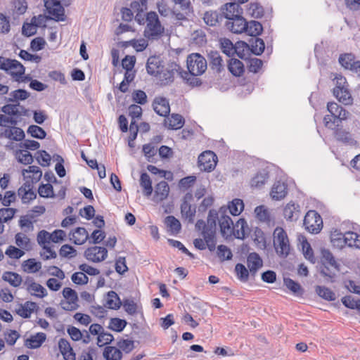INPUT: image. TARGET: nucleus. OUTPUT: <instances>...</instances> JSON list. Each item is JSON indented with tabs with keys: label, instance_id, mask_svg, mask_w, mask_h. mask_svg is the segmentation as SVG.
Segmentation results:
<instances>
[{
	"label": "nucleus",
	"instance_id": "49530a36",
	"mask_svg": "<svg viewBox=\"0 0 360 360\" xmlns=\"http://www.w3.org/2000/svg\"><path fill=\"white\" fill-rule=\"evenodd\" d=\"M22 267L26 272L36 273L41 268V263L34 259H28L23 262Z\"/></svg>",
	"mask_w": 360,
	"mask_h": 360
},
{
	"label": "nucleus",
	"instance_id": "c756f323",
	"mask_svg": "<svg viewBox=\"0 0 360 360\" xmlns=\"http://www.w3.org/2000/svg\"><path fill=\"white\" fill-rule=\"evenodd\" d=\"M283 283L294 295L302 297L304 295V290L298 282L290 278H284Z\"/></svg>",
	"mask_w": 360,
	"mask_h": 360
},
{
	"label": "nucleus",
	"instance_id": "3c124183",
	"mask_svg": "<svg viewBox=\"0 0 360 360\" xmlns=\"http://www.w3.org/2000/svg\"><path fill=\"white\" fill-rule=\"evenodd\" d=\"M37 162L42 167H48L51 164V157L46 150H38L35 154Z\"/></svg>",
	"mask_w": 360,
	"mask_h": 360
},
{
	"label": "nucleus",
	"instance_id": "680f3d73",
	"mask_svg": "<svg viewBox=\"0 0 360 360\" xmlns=\"http://www.w3.org/2000/svg\"><path fill=\"white\" fill-rule=\"evenodd\" d=\"M335 137L338 141L344 143H349L352 141V136L349 131L338 128L335 131Z\"/></svg>",
	"mask_w": 360,
	"mask_h": 360
},
{
	"label": "nucleus",
	"instance_id": "c85d7f7f",
	"mask_svg": "<svg viewBox=\"0 0 360 360\" xmlns=\"http://www.w3.org/2000/svg\"><path fill=\"white\" fill-rule=\"evenodd\" d=\"M169 187L168 184L162 181L155 186L154 198L157 201L160 202L165 200L169 195Z\"/></svg>",
	"mask_w": 360,
	"mask_h": 360
},
{
	"label": "nucleus",
	"instance_id": "39448f33",
	"mask_svg": "<svg viewBox=\"0 0 360 360\" xmlns=\"http://www.w3.org/2000/svg\"><path fill=\"white\" fill-rule=\"evenodd\" d=\"M274 245L276 253L287 257L290 252V244L286 232L283 229L277 227L274 232Z\"/></svg>",
	"mask_w": 360,
	"mask_h": 360
},
{
	"label": "nucleus",
	"instance_id": "e2e57ef3",
	"mask_svg": "<svg viewBox=\"0 0 360 360\" xmlns=\"http://www.w3.org/2000/svg\"><path fill=\"white\" fill-rule=\"evenodd\" d=\"M217 256L221 261H225L231 259L233 255L227 246L220 245L217 247Z\"/></svg>",
	"mask_w": 360,
	"mask_h": 360
},
{
	"label": "nucleus",
	"instance_id": "412c9836",
	"mask_svg": "<svg viewBox=\"0 0 360 360\" xmlns=\"http://www.w3.org/2000/svg\"><path fill=\"white\" fill-rule=\"evenodd\" d=\"M70 239L75 245H82L89 238L87 231L84 227H77L70 233Z\"/></svg>",
	"mask_w": 360,
	"mask_h": 360
},
{
	"label": "nucleus",
	"instance_id": "bf43d9fd",
	"mask_svg": "<svg viewBox=\"0 0 360 360\" xmlns=\"http://www.w3.org/2000/svg\"><path fill=\"white\" fill-rule=\"evenodd\" d=\"M125 46L128 45L131 46L136 51L141 52L146 49L148 44L147 41L144 39H131L125 42Z\"/></svg>",
	"mask_w": 360,
	"mask_h": 360
},
{
	"label": "nucleus",
	"instance_id": "393cba45",
	"mask_svg": "<svg viewBox=\"0 0 360 360\" xmlns=\"http://www.w3.org/2000/svg\"><path fill=\"white\" fill-rule=\"evenodd\" d=\"M184 118L179 114L173 113L170 117L165 120V125L169 129H179L184 124Z\"/></svg>",
	"mask_w": 360,
	"mask_h": 360
},
{
	"label": "nucleus",
	"instance_id": "338daca9",
	"mask_svg": "<svg viewBox=\"0 0 360 360\" xmlns=\"http://www.w3.org/2000/svg\"><path fill=\"white\" fill-rule=\"evenodd\" d=\"M248 11L255 18H260L264 15L263 7L257 3H252L250 5Z\"/></svg>",
	"mask_w": 360,
	"mask_h": 360
},
{
	"label": "nucleus",
	"instance_id": "c03bdc74",
	"mask_svg": "<svg viewBox=\"0 0 360 360\" xmlns=\"http://www.w3.org/2000/svg\"><path fill=\"white\" fill-rule=\"evenodd\" d=\"M346 245L350 248L360 249V235L355 232L348 231L345 233Z\"/></svg>",
	"mask_w": 360,
	"mask_h": 360
},
{
	"label": "nucleus",
	"instance_id": "58836bf2",
	"mask_svg": "<svg viewBox=\"0 0 360 360\" xmlns=\"http://www.w3.org/2000/svg\"><path fill=\"white\" fill-rule=\"evenodd\" d=\"M103 357L106 360H121L122 353L120 349L115 347L107 346L103 351Z\"/></svg>",
	"mask_w": 360,
	"mask_h": 360
},
{
	"label": "nucleus",
	"instance_id": "ddd939ff",
	"mask_svg": "<svg viewBox=\"0 0 360 360\" xmlns=\"http://www.w3.org/2000/svg\"><path fill=\"white\" fill-rule=\"evenodd\" d=\"M207 60L210 69L215 73L220 74L224 70L223 59L217 51H210L207 53Z\"/></svg>",
	"mask_w": 360,
	"mask_h": 360
},
{
	"label": "nucleus",
	"instance_id": "4d7b16f0",
	"mask_svg": "<svg viewBox=\"0 0 360 360\" xmlns=\"http://www.w3.org/2000/svg\"><path fill=\"white\" fill-rule=\"evenodd\" d=\"M39 195L41 198H54L56 195L53 193V186L50 184H41L38 189Z\"/></svg>",
	"mask_w": 360,
	"mask_h": 360
},
{
	"label": "nucleus",
	"instance_id": "6ab92c4d",
	"mask_svg": "<svg viewBox=\"0 0 360 360\" xmlns=\"http://www.w3.org/2000/svg\"><path fill=\"white\" fill-rule=\"evenodd\" d=\"M221 9L226 19L233 18L235 15L240 16L243 14V8L240 7V3L238 2L234 1L226 4Z\"/></svg>",
	"mask_w": 360,
	"mask_h": 360
},
{
	"label": "nucleus",
	"instance_id": "5fc2aeb1",
	"mask_svg": "<svg viewBox=\"0 0 360 360\" xmlns=\"http://www.w3.org/2000/svg\"><path fill=\"white\" fill-rule=\"evenodd\" d=\"M338 95L336 93H333L334 96L344 105H350L352 103V97L348 89V88L344 89L340 92H338Z\"/></svg>",
	"mask_w": 360,
	"mask_h": 360
},
{
	"label": "nucleus",
	"instance_id": "7c9ffc66",
	"mask_svg": "<svg viewBox=\"0 0 360 360\" xmlns=\"http://www.w3.org/2000/svg\"><path fill=\"white\" fill-rule=\"evenodd\" d=\"M181 214L183 218L188 220V223H193L195 215V206H192L190 203L181 202Z\"/></svg>",
	"mask_w": 360,
	"mask_h": 360
},
{
	"label": "nucleus",
	"instance_id": "79ce46f5",
	"mask_svg": "<svg viewBox=\"0 0 360 360\" xmlns=\"http://www.w3.org/2000/svg\"><path fill=\"white\" fill-rule=\"evenodd\" d=\"M315 291L319 297L326 300L334 301L336 298L335 292L327 287L317 285L316 286Z\"/></svg>",
	"mask_w": 360,
	"mask_h": 360
},
{
	"label": "nucleus",
	"instance_id": "0eeeda50",
	"mask_svg": "<svg viewBox=\"0 0 360 360\" xmlns=\"http://www.w3.org/2000/svg\"><path fill=\"white\" fill-rule=\"evenodd\" d=\"M248 46L247 42L243 41H238L233 45L229 39L224 38L221 40L222 51L228 56H231L236 53L240 58L244 59L246 57L245 49Z\"/></svg>",
	"mask_w": 360,
	"mask_h": 360
},
{
	"label": "nucleus",
	"instance_id": "69168bd1",
	"mask_svg": "<svg viewBox=\"0 0 360 360\" xmlns=\"http://www.w3.org/2000/svg\"><path fill=\"white\" fill-rule=\"evenodd\" d=\"M255 213L257 218L261 221L266 222L270 220L269 212L264 205L256 207Z\"/></svg>",
	"mask_w": 360,
	"mask_h": 360
},
{
	"label": "nucleus",
	"instance_id": "c9c22d12",
	"mask_svg": "<svg viewBox=\"0 0 360 360\" xmlns=\"http://www.w3.org/2000/svg\"><path fill=\"white\" fill-rule=\"evenodd\" d=\"M263 31L262 25L256 20L247 22V29L245 32L252 37H257Z\"/></svg>",
	"mask_w": 360,
	"mask_h": 360
},
{
	"label": "nucleus",
	"instance_id": "f03ea898",
	"mask_svg": "<svg viewBox=\"0 0 360 360\" xmlns=\"http://www.w3.org/2000/svg\"><path fill=\"white\" fill-rule=\"evenodd\" d=\"M321 253L320 274L325 278V281L334 283L337 273L340 271V264L329 250L321 249Z\"/></svg>",
	"mask_w": 360,
	"mask_h": 360
},
{
	"label": "nucleus",
	"instance_id": "6e6552de",
	"mask_svg": "<svg viewBox=\"0 0 360 360\" xmlns=\"http://www.w3.org/2000/svg\"><path fill=\"white\" fill-rule=\"evenodd\" d=\"M303 224L309 233H318L323 227V220L316 211L309 210L304 216Z\"/></svg>",
	"mask_w": 360,
	"mask_h": 360
},
{
	"label": "nucleus",
	"instance_id": "bb28decb",
	"mask_svg": "<svg viewBox=\"0 0 360 360\" xmlns=\"http://www.w3.org/2000/svg\"><path fill=\"white\" fill-rule=\"evenodd\" d=\"M180 67L176 63L172 65L171 70H162L159 74L162 85H167L173 82L174 72L180 70Z\"/></svg>",
	"mask_w": 360,
	"mask_h": 360
},
{
	"label": "nucleus",
	"instance_id": "0e129e2a",
	"mask_svg": "<svg viewBox=\"0 0 360 360\" xmlns=\"http://www.w3.org/2000/svg\"><path fill=\"white\" fill-rule=\"evenodd\" d=\"M235 271L237 274L238 279L242 282H246L249 278V271L245 265L237 264L235 266Z\"/></svg>",
	"mask_w": 360,
	"mask_h": 360
},
{
	"label": "nucleus",
	"instance_id": "4be33fe9",
	"mask_svg": "<svg viewBox=\"0 0 360 360\" xmlns=\"http://www.w3.org/2000/svg\"><path fill=\"white\" fill-rule=\"evenodd\" d=\"M60 352L65 360H75L76 356L70 342L65 338H60L58 342Z\"/></svg>",
	"mask_w": 360,
	"mask_h": 360
},
{
	"label": "nucleus",
	"instance_id": "ea45409f",
	"mask_svg": "<svg viewBox=\"0 0 360 360\" xmlns=\"http://www.w3.org/2000/svg\"><path fill=\"white\" fill-rule=\"evenodd\" d=\"M140 186L143 188V193L146 196H150L152 194V181L146 172H143L141 174Z\"/></svg>",
	"mask_w": 360,
	"mask_h": 360
},
{
	"label": "nucleus",
	"instance_id": "37998d69",
	"mask_svg": "<svg viewBox=\"0 0 360 360\" xmlns=\"http://www.w3.org/2000/svg\"><path fill=\"white\" fill-rule=\"evenodd\" d=\"M215 233L216 232H213L212 229H210L203 233V238L205 242V245L207 246L210 252L214 251L216 248Z\"/></svg>",
	"mask_w": 360,
	"mask_h": 360
},
{
	"label": "nucleus",
	"instance_id": "f704fd0d",
	"mask_svg": "<svg viewBox=\"0 0 360 360\" xmlns=\"http://www.w3.org/2000/svg\"><path fill=\"white\" fill-rule=\"evenodd\" d=\"M111 309H118L122 305V302L118 295L113 290H110L107 293L106 302L104 304Z\"/></svg>",
	"mask_w": 360,
	"mask_h": 360
},
{
	"label": "nucleus",
	"instance_id": "aec40b11",
	"mask_svg": "<svg viewBox=\"0 0 360 360\" xmlns=\"http://www.w3.org/2000/svg\"><path fill=\"white\" fill-rule=\"evenodd\" d=\"M288 193V186L280 181L274 183L271 188V196L273 199L279 200L285 197Z\"/></svg>",
	"mask_w": 360,
	"mask_h": 360
},
{
	"label": "nucleus",
	"instance_id": "72a5a7b5",
	"mask_svg": "<svg viewBox=\"0 0 360 360\" xmlns=\"http://www.w3.org/2000/svg\"><path fill=\"white\" fill-rule=\"evenodd\" d=\"M179 75L186 83L191 87H198L202 84V80L198 77L200 75H192L184 70L180 71Z\"/></svg>",
	"mask_w": 360,
	"mask_h": 360
},
{
	"label": "nucleus",
	"instance_id": "a211bd4d",
	"mask_svg": "<svg viewBox=\"0 0 360 360\" xmlns=\"http://www.w3.org/2000/svg\"><path fill=\"white\" fill-rule=\"evenodd\" d=\"M300 214V205L292 202L288 203L283 210V215L286 220L295 221Z\"/></svg>",
	"mask_w": 360,
	"mask_h": 360
},
{
	"label": "nucleus",
	"instance_id": "2f4dec72",
	"mask_svg": "<svg viewBox=\"0 0 360 360\" xmlns=\"http://www.w3.org/2000/svg\"><path fill=\"white\" fill-rule=\"evenodd\" d=\"M27 8V1L25 0H13L11 15L14 20H16L20 15H23Z\"/></svg>",
	"mask_w": 360,
	"mask_h": 360
},
{
	"label": "nucleus",
	"instance_id": "dca6fc26",
	"mask_svg": "<svg viewBox=\"0 0 360 360\" xmlns=\"http://www.w3.org/2000/svg\"><path fill=\"white\" fill-rule=\"evenodd\" d=\"M25 71V68L21 63L15 59H11L6 73L11 75L15 81L20 82Z\"/></svg>",
	"mask_w": 360,
	"mask_h": 360
},
{
	"label": "nucleus",
	"instance_id": "20e7f679",
	"mask_svg": "<svg viewBox=\"0 0 360 360\" xmlns=\"http://www.w3.org/2000/svg\"><path fill=\"white\" fill-rule=\"evenodd\" d=\"M146 20L147 22L143 35L148 39H156L160 37L165 31L159 20L158 14L154 11L147 13Z\"/></svg>",
	"mask_w": 360,
	"mask_h": 360
},
{
	"label": "nucleus",
	"instance_id": "4c0bfd02",
	"mask_svg": "<svg viewBox=\"0 0 360 360\" xmlns=\"http://www.w3.org/2000/svg\"><path fill=\"white\" fill-rule=\"evenodd\" d=\"M2 279L8 282L13 287H18L20 285L22 279L20 275L15 272L6 271L2 275Z\"/></svg>",
	"mask_w": 360,
	"mask_h": 360
},
{
	"label": "nucleus",
	"instance_id": "2eb2a0df",
	"mask_svg": "<svg viewBox=\"0 0 360 360\" xmlns=\"http://www.w3.org/2000/svg\"><path fill=\"white\" fill-rule=\"evenodd\" d=\"M153 108L160 116H168L170 112L169 100L165 97H155L153 102Z\"/></svg>",
	"mask_w": 360,
	"mask_h": 360
},
{
	"label": "nucleus",
	"instance_id": "423d86ee",
	"mask_svg": "<svg viewBox=\"0 0 360 360\" xmlns=\"http://www.w3.org/2000/svg\"><path fill=\"white\" fill-rule=\"evenodd\" d=\"M188 72L192 75H202L207 68V61L204 56L198 53H193L187 57Z\"/></svg>",
	"mask_w": 360,
	"mask_h": 360
},
{
	"label": "nucleus",
	"instance_id": "f257e3e1",
	"mask_svg": "<svg viewBox=\"0 0 360 360\" xmlns=\"http://www.w3.org/2000/svg\"><path fill=\"white\" fill-rule=\"evenodd\" d=\"M223 211V207L220 209L221 217L219 219V224L221 236L228 238L233 236L236 238L243 239L245 236V228L248 226L247 222L244 219H240L237 221L236 224L231 218L226 215Z\"/></svg>",
	"mask_w": 360,
	"mask_h": 360
},
{
	"label": "nucleus",
	"instance_id": "774afa93",
	"mask_svg": "<svg viewBox=\"0 0 360 360\" xmlns=\"http://www.w3.org/2000/svg\"><path fill=\"white\" fill-rule=\"evenodd\" d=\"M143 152L148 162H154V156L156 155L157 150L154 146L151 143L143 146Z\"/></svg>",
	"mask_w": 360,
	"mask_h": 360
},
{
	"label": "nucleus",
	"instance_id": "09e8293b",
	"mask_svg": "<svg viewBox=\"0 0 360 360\" xmlns=\"http://www.w3.org/2000/svg\"><path fill=\"white\" fill-rule=\"evenodd\" d=\"M354 56L352 53L341 54L339 57L340 64L345 69L351 70L354 63L356 62L354 60Z\"/></svg>",
	"mask_w": 360,
	"mask_h": 360
},
{
	"label": "nucleus",
	"instance_id": "de8ad7c7",
	"mask_svg": "<svg viewBox=\"0 0 360 360\" xmlns=\"http://www.w3.org/2000/svg\"><path fill=\"white\" fill-rule=\"evenodd\" d=\"M330 240L333 246L338 248H342L346 245L347 240L345 233H338L336 231L331 233Z\"/></svg>",
	"mask_w": 360,
	"mask_h": 360
},
{
	"label": "nucleus",
	"instance_id": "052dcab7",
	"mask_svg": "<svg viewBox=\"0 0 360 360\" xmlns=\"http://www.w3.org/2000/svg\"><path fill=\"white\" fill-rule=\"evenodd\" d=\"M17 212V210L15 208H11V207H5V208H1L0 209V221H3L4 223H6L8 221L11 220L15 212Z\"/></svg>",
	"mask_w": 360,
	"mask_h": 360
},
{
	"label": "nucleus",
	"instance_id": "9d476101",
	"mask_svg": "<svg viewBox=\"0 0 360 360\" xmlns=\"http://www.w3.org/2000/svg\"><path fill=\"white\" fill-rule=\"evenodd\" d=\"M45 7L49 13L53 16L56 21H64L65 20V9L58 0H46Z\"/></svg>",
	"mask_w": 360,
	"mask_h": 360
},
{
	"label": "nucleus",
	"instance_id": "f3484780",
	"mask_svg": "<svg viewBox=\"0 0 360 360\" xmlns=\"http://www.w3.org/2000/svg\"><path fill=\"white\" fill-rule=\"evenodd\" d=\"M247 44L248 46L245 47V53L250 51L252 53L256 56H260L264 51V41L259 37H251Z\"/></svg>",
	"mask_w": 360,
	"mask_h": 360
},
{
	"label": "nucleus",
	"instance_id": "6e6d98bb",
	"mask_svg": "<svg viewBox=\"0 0 360 360\" xmlns=\"http://www.w3.org/2000/svg\"><path fill=\"white\" fill-rule=\"evenodd\" d=\"M27 290L29 292L34 291L37 292H31V295L39 298H43L47 295L46 290L41 285L37 283H32L30 286L27 288Z\"/></svg>",
	"mask_w": 360,
	"mask_h": 360
},
{
	"label": "nucleus",
	"instance_id": "473e14b6",
	"mask_svg": "<svg viewBox=\"0 0 360 360\" xmlns=\"http://www.w3.org/2000/svg\"><path fill=\"white\" fill-rule=\"evenodd\" d=\"M228 69L229 72L236 77L241 76L244 71L243 63L236 58H231L228 64Z\"/></svg>",
	"mask_w": 360,
	"mask_h": 360
},
{
	"label": "nucleus",
	"instance_id": "13d9d810",
	"mask_svg": "<svg viewBox=\"0 0 360 360\" xmlns=\"http://www.w3.org/2000/svg\"><path fill=\"white\" fill-rule=\"evenodd\" d=\"M16 156L19 162L24 165H30L33 162V156L27 150H20L16 152Z\"/></svg>",
	"mask_w": 360,
	"mask_h": 360
},
{
	"label": "nucleus",
	"instance_id": "a19ab883",
	"mask_svg": "<svg viewBox=\"0 0 360 360\" xmlns=\"http://www.w3.org/2000/svg\"><path fill=\"white\" fill-rule=\"evenodd\" d=\"M10 96L11 97L9 98L5 97V101L6 102L18 103V101H24L27 99L30 96V93L25 89H19L11 92Z\"/></svg>",
	"mask_w": 360,
	"mask_h": 360
},
{
	"label": "nucleus",
	"instance_id": "a878e982",
	"mask_svg": "<svg viewBox=\"0 0 360 360\" xmlns=\"http://www.w3.org/2000/svg\"><path fill=\"white\" fill-rule=\"evenodd\" d=\"M46 339V335L45 333H37L27 338L25 341V345L30 349H37L41 346Z\"/></svg>",
	"mask_w": 360,
	"mask_h": 360
},
{
	"label": "nucleus",
	"instance_id": "e433bc0d",
	"mask_svg": "<svg viewBox=\"0 0 360 360\" xmlns=\"http://www.w3.org/2000/svg\"><path fill=\"white\" fill-rule=\"evenodd\" d=\"M165 224L169 229V231L172 235L178 234L181 229L180 221L172 215L165 217Z\"/></svg>",
	"mask_w": 360,
	"mask_h": 360
},
{
	"label": "nucleus",
	"instance_id": "f8f14e48",
	"mask_svg": "<svg viewBox=\"0 0 360 360\" xmlns=\"http://www.w3.org/2000/svg\"><path fill=\"white\" fill-rule=\"evenodd\" d=\"M225 25L231 32L240 34L245 32L247 29V21L242 15H235L233 18L227 19Z\"/></svg>",
	"mask_w": 360,
	"mask_h": 360
},
{
	"label": "nucleus",
	"instance_id": "8fccbe9b",
	"mask_svg": "<svg viewBox=\"0 0 360 360\" xmlns=\"http://www.w3.org/2000/svg\"><path fill=\"white\" fill-rule=\"evenodd\" d=\"M228 208L232 215L238 216L243 210L244 204L242 200L236 198L230 202Z\"/></svg>",
	"mask_w": 360,
	"mask_h": 360
},
{
	"label": "nucleus",
	"instance_id": "4468645a",
	"mask_svg": "<svg viewBox=\"0 0 360 360\" xmlns=\"http://www.w3.org/2000/svg\"><path fill=\"white\" fill-rule=\"evenodd\" d=\"M163 61L160 56H150L146 63V71L150 75L157 77L163 68Z\"/></svg>",
	"mask_w": 360,
	"mask_h": 360
},
{
	"label": "nucleus",
	"instance_id": "603ef678",
	"mask_svg": "<svg viewBox=\"0 0 360 360\" xmlns=\"http://www.w3.org/2000/svg\"><path fill=\"white\" fill-rule=\"evenodd\" d=\"M127 324V322L124 319H121L119 318H112L110 319L108 328L112 330L120 333L124 329Z\"/></svg>",
	"mask_w": 360,
	"mask_h": 360
},
{
	"label": "nucleus",
	"instance_id": "b1692460",
	"mask_svg": "<svg viewBox=\"0 0 360 360\" xmlns=\"http://www.w3.org/2000/svg\"><path fill=\"white\" fill-rule=\"evenodd\" d=\"M38 308L36 302L27 301L24 304H20L19 308L15 310L16 313L24 319H28L35 309Z\"/></svg>",
	"mask_w": 360,
	"mask_h": 360
},
{
	"label": "nucleus",
	"instance_id": "5701e85b",
	"mask_svg": "<svg viewBox=\"0 0 360 360\" xmlns=\"http://www.w3.org/2000/svg\"><path fill=\"white\" fill-rule=\"evenodd\" d=\"M263 262L256 252L250 253L247 258V265L250 272L254 276L258 269L262 266Z\"/></svg>",
	"mask_w": 360,
	"mask_h": 360
},
{
	"label": "nucleus",
	"instance_id": "9b49d317",
	"mask_svg": "<svg viewBox=\"0 0 360 360\" xmlns=\"http://www.w3.org/2000/svg\"><path fill=\"white\" fill-rule=\"evenodd\" d=\"M108 250L105 248L93 246L88 248L84 252V257L86 259L93 262H100L106 259Z\"/></svg>",
	"mask_w": 360,
	"mask_h": 360
},
{
	"label": "nucleus",
	"instance_id": "864d4df0",
	"mask_svg": "<svg viewBox=\"0 0 360 360\" xmlns=\"http://www.w3.org/2000/svg\"><path fill=\"white\" fill-rule=\"evenodd\" d=\"M31 136L38 139H44L46 136V132L44 129L37 125H30L27 131Z\"/></svg>",
	"mask_w": 360,
	"mask_h": 360
},
{
	"label": "nucleus",
	"instance_id": "7ed1b4c3",
	"mask_svg": "<svg viewBox=\"0 0 360 360\" xmlns=\"http://www.w3.org/2000/svg\"><path fill=\"white\" fill-rule=\"evenodd\" d=\"M327 109L330 115H326L323 122L326 127L333 129L334 126H339L340 123L346 120L349 112L335 102H329Z\"/></svg>",
	"mask_w": 360,
	"mask_h": 360
},
{
	"label": "nucleus",
	"instance_id": "a18cd8bd",
	"mask_svg": "<svg viewBox=\"0 0 360 360\" xmlns=\"http://www.w3.org/2000/svg\"><path fill=\"white\" fill-rule=\"evenodd\" d=\"M222 16L217 11H207L204 14V22L210 26H215Z\"/></svg>",
	"mask_w": 360,
	"mask_h": 360
},
{
	"label": "nucleus",
	"instance_id": "cd10ccee",
	"mask_svg": "<svg viewBox=\"0 0 360 360\" xmlns=\"http://www.w3.org/2000/svg\"><path fill=\"white\" fill-rule=\"evenodd\" d=\"M269 177V172L266 169H261L252 177L250 181L252 187L261 188L267 181Z\"/></svg>",
	"mask_w": 360,
	"mask_h": 360
},
{
	"label": "nucleus",
	"instance_id": "1a4fd4ad",
	"mask_svg": "<svg viewBox=\"0 0 360 360\" xmlns=\"http://www.w3.org/2000/svg\"><path fill=\"white\" fill-rule=\"evenodd\" d=\"M217 156L211 150L202 152L198 160V167L201 171L212 172L216 167Z\"/></svg>",
	"mask_w": 360,
	"mask_h": 360
}]
</instances>
